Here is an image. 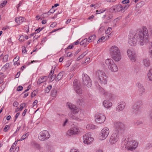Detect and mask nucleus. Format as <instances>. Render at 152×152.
I'll return each mask as SVG.
<instances>
[{"label":"nucleus","instance_id":"obj_1","mask_svg":"<svg viewBox=\"0 0 152 152\" xmlns=\"http://www.w3.org/2000/svg\"><path fill=\"white\" fill-rule=\"evenodd\" d=\"M110 54L115 61H118L121 59V54L118 48L116 46H112L110 49Z\"/></svg>","mask_w":152,"mask_h":152},{"label":"nucleus","instance_id":"obj_2","mask_svg":"<svg viewBox=\"0 0 152 152\" xmlns=\"http://www.w3.org/2000/svg\"><path fill=\"white\" fill-rule=\"evenodd\" d=\"M140 34L139 33H136L132 34L131 33L129 34L128 42L132 46H134L136 45L137 42H138L141 45H141L140 41L139 40V38L141 37Z\"/></svg>","mask_w":152,"mask_h":152},{"label":"nucleus","instance_id":"obj_3","mask_svg":"<svg viewBox=\"0 0 152 152\" xmlns=\"http://www.w3.org/2000/svg\"><path fill=\"white\" fill-rule=\"evenodd\" d=\"M143 31L141 29L137 30L136 33H139L140 34L141 37H140L139 39L140 41L141 45H144L145 39H147L148 36V31L145 26H143L142 28Z\"/></svg>","mask_w":152,"mask_h":152},{"label":"nucleus","instance_id":"obj_4","mask_svg":"<svg viewBox=\"0 0 152 152\" xmlns=\"http://www.w3.org/2000/svg\"><path fill=\"white\" fill-rule=\"evenodd\" d=\"M96 75L99 80V82L102 85H105L107 83L108 77L104 72L99 70L96 73Z\"/></svg>","mask_w":152,"mask_h":152},{"label":"nucleus","instance_id":"obj_5","mask_svg":"<svg viewBox=\"0 0 152 152\" xmlns=\"http://www.w3.org/2000/svg\"><path fill=\"white\" fill-rule=\"evenodd\" d=\"M137 145V142L135 141H129L128 139L125 140L124 145L128 151H132L135 150Z\"/></svg>","mask_w":152,"mask_h":152},{"label":"nucleus","instance_id":"obj_6","mask_svg":"<svg viewBox=\"0 0 152 152\" xmlns=\"http://www.w3.org/2000/svg\"><path fill=\"white\" fill-rule=\"evenodd\" d=\"M105 63L108 68L112 72H116L118 70L117 66L111 58H109L105 61Z\"/></svg>","mask_w":152,"mask_h":152},{"label":"nucleus","instance_id":"obj_7","mask_svg":"<svg viewBox=\"0 0 152 152\" xmlns=\"http://www.w3.org/2000/svg\"><path fill=\"white\" fill-rule=\"evenodd\" d=\"M114 132L119 134H122L125 130V126L121 122H116L114 124Z\"/></svg>","mask_w":152,"mask_h":152},{"label":"nucleus","instance_id":"obj_8","mask_svg":"<svg viewBox=\"0 0 152 152\" xmlns=\"http://www.w3.org/2000/svg\"><path fill=\"white\" fill-rule=\"evenodd\" d=\"M142 105V102L138 100L136 102L132 107V111L133 114H138L140 111V107Z\"/></svg>","mask_w":152,"mask_h":152},{"label":"nucleus","instance_id":"obj_9","mask_svg":"<svg viewBox=\"0 0 152 152\" xmlns=\"http://www.w3.org/2000/svg\"><path fill=\"white\" fill-rule=\"evenodd\" d=\"M110 131L107 127L103 128L101 131L99 137V140H102L105 139L108 136Z\"/></svg>","mask_w":152,"mask_h":152},{"label":"nucleus","instance_id":"obj_10","mask_svg":"<svg viewBox=\"0 0 152 152\" xmlns=\"http://www.w3.org/2000/svg\"><path fill=\"white\" fill-rule=\"evenodd\" d=\"M50 137L48 132L44 130L40 132L38 135V138L39 140L44 141L48 139Z\"/></svg>","mask_w":152,"mask_h":152},{"label":"nucleus","instance_id":"obj_11","mask_svg":"<svg viewBox=\"0 0 152 152\" xmlns=\"http://www.w3.org/2000/svg\"><path fill=\"white\" fill-rule=\"evenodd\" d=\"M74 88L76 93L78 94H81L83 93L81 86L77 80L75 79L73 82Z\"/></svg>","mask_w":152,"mask_h":152},{"label":"nucleus","instance_id":"obj_12","mask_svg":"<svg viewBox=\"0 0 152 152\" xmlns=\"http://www.w3.org/2000/svg\"><path fill=\"white\" fill-rule=\"evenodd\" d=\"M83 82V84L88 87H90L92 85L91 80L89 76L85 74L82 75Z\"/></svg>","mask_w":152,"mask_h":152},{"label":"nucleus","instance_id":"obj_13","mask_svg":"<svg viewBox=\"0 0 152 152\" xmlns=\"http://www.w3.org/2000/svg\"><path fill=\"white\" fill-rule=\"evenodd\" d=\"M83 142L85 144L88 145L91 144L93 141L94 138L91 137V133L88 132L83 137Z\"/></svg>","mask_w":152,"mask_h":152},{"label":"nucleus","instance_id":"obj_14","mask_svg":"<svg viewBox=\"0 0 152 152\" xmlns=\"http://www.w3.org/2000/svg\"><path fill=\"white\" fill-rule=\"evenodd\" d=\"M127 55L130 60L132 62H134L136 60V56L135 53L132 49H129L127 51Z\"/></svg>","mask_w":152,"mask_h":152},{"label":"nucleus","instance_id":"obj_15","mask_svg":"<svg viewBox=\"0 0 152 152\" xmlns=\"http://www.w3.org/2000/svg\"><path fill=\"white\" fill-rule=\"evenodd\" d=\"M80 132L79 128L77 126H74L71 128L67 132V134L69 136L77 134Z\"/></svg>","mask_w":152,"mask_h":152},{"label":"nucleus","instance_id":"obj_16","mask_svg":"<svg viewBox=\"0 0 152 152\" xmlns=\"http://www.w3.org/2000/svg\"><path fill=\"white\" fill-rule=\"evenodd\" d=\"M95 121L99 124H102L105 121V116L103 114L99 113L96 115L95 116Z\"/></svg>","mask_w":152,"mask_h":152},{"label":"nucleus","instance_id":"obj_17","mask_svg":"<svg viewBox=\"0 0 152 152\" xmlns=\"http://www.w3.org/2000/svg\"><path fill=\"white\" fill-rule=\"evenodd\" d=\"M119 135V134L114 132L110 137V143L112 145L115 143L118 140Z\"/></svg>","mask_w":152,"mask_h":152},{"label":"nucleus","instance_id":"obj_18","mask_svg":"<svg viewBox=\"0 0 152 152\" xmlns=\"http://www.w3.org/2000/svg\"><path fill=\"white\" fill-rule=\"evenodd\" d=\"M110 11L112 12H124V10L122 9V5L121 4H117L113 6L111 8Z\"/></svg>","mask_w":152,"mask_h":152},{"label":"nucleus","instance_id":"obj_19","mask_svg":"<svg viewBox=\"0 0 152 152\" xmlns=\"http://www.w3.org/2000/svg\"><path fill=\"white\" fill-rule=\"evenodd\" d=\"M139 95L141 96L145 92V89L143 85L140 83H137L136 84Z\"/></svg>","mask_w":152,"mask_h":152},{"label":"nucleus","instance_id":"obj_20","mask_svg":"<svg viewBox=\"0 0 152 152\" xmlns=\"http://www.w3.org/2000/svg\"><path fill=\"white\" fill-rule=\"evenodd\" d=\"M67 104L69 108L72 111L73 113H78L80 110V109L79 108L70 102H67Z\"/></svg>","mask_w":152,"mask_h":152},{"label":"nucleus","instance_id":"obj_21","mask_svg":"<svg viewBox=\"0 0 152 152\" xmlns=\"http://www.w3.org/2000/svg\"><path fill=\"white\" fill-rule=\"evenodd\" d=\"M97 89L99 91L101 94L104 95V96H106L107 98H110V94L107 92H106L99 85H98L97 88Z\"/></svg>","mask_w":152,"mask_h":152},{"label":"nucleus","instance_id":"obj_22","mask_svg":"<svg viewBox=\"0 0 152 152\" xmlns=\"http://www.w3.org/2000/svg\"><path fill=\"white\" fill-rule=\"evenodd\" d=\"M125 106V103L124 102H121L116 107V111L118 112L123 110Z\"/></svg>","mask_w":152,"mask_h":152},{"label":"nucleus","instance_id":"obj_23","mask_svg":"<svg viewBox=\"0 0 152 152\" xmlns=\"http://www.w3.org/2000/svg\"><path fill=\"white\" fill-rule=\"evenodd\" d=\"M103 105L106 108H109L112 105V103L109 100H105L103 102Z\"/></svg>","mask_w":152,"mask_h":152},{"label":"nucleus","instance_id":"obj_24","mask_svg":"<svg viewBox=\"0 0 152 152\" xmlns=\"http://www.w3.org/2000/svg\"><path fill=\"white\" fill-rule=\"evenodd\" d=\"M142 63L143 65L146 67H149L151 65L150 60L148 58H145L143 59Z\"/></svg>","mask_w":152,"mask_h":152},{"label":"nucleus","instance_id":"obj_25","mask_svg":"<svg viewBox=\"0 0 152 152\" xmlns=\"http://www.w3.org/2000/svg\"><path fill=\"white\" fill-rule=\"evenodd\" d=\"M47 77L46 76H44L40 77L38 80L37 83L40 84L47 80Z\"/></svg>","mask_w":152,"mask_h":152},{"label":"nucleus","instance_id":"obj_26","mask_svg":"<svg viewBox=\"0 0 152 152\" xmlns=\"http://www.w3.org/2000/svg\"><path fill=\"white\" fill-rule=\"evenodd\" d=\"M15 21L17 23L20 24L23 22L24 19L22 17H18L15 18Z\"/></svg>","mask_w":152,"mask_h":152},{"label":"nucleus","instance_id":"obj_27","mask_svg":"<svg viewBox=\"0 0 152 152\" xmlns=\"http://www.w3.org/2000/svg\"><path fill=\"white\" fill-rule=\"evenodd\" d=\"M77 103L78 105L80 106H84L85 104L84 100L82 99H78L77 102Z\"/></svg>","mask_w":152,"mask_h":152},{"label":"nucleus","instance_id":"obj_28","mask_svg":"<svg viewBox=\"0 0 152 152\" xmlns=\"http://www.w3.org/2000/svg\"><path fill=\"white\" fill-rule=\"evenodd\" d=\"M147 75L149 80L152 81V68L151 69L148 71Z\"/></svg>","mask_w":152,"mask_h":152},{"label":"nucleus","instance_id":"obj_29","mask_svg":"<svg viewBox=\"0 0 152 152\" xmlns=\"http://www.w3.org/2000/svg\"><path fill=\"white\" fill-rule=\"evenodd\" d=\"M63 75V73L61 72L59 73L57 76H56V81H58L60 80L61 79Z\"/></svg>","mask_w":152,"mask_h":152},{"label":"nucleus","instance_id":"obj_30","mask_svg":"<svg viewBox=\"0 0 152 152\" xmlns=\"http://www.w3.org/2000/svg\"><path fill=\"white\" fill-rule=\"evenodd\" d=\"M96 36L95 35H93L89 37L87 39V43L91 42L93 40H94L95 39Z\"/></svg>","mask_w":152,"mask_h":152},{"label":"nucleus","instance_id":"obj_31","mask_svg":"<svg viewBox=\"0 0 152 152\" xmlns=\"http://www.w3.org/2000/svg\"><path fill=\"white\" fill-rule=\"evenodd\" d=\"M86 128L88 130L94 129H95V126L93 124H89L86 126Z\"/></svg>","mask_w":152,"mask_h":152},{"label":"nucleus","instance_id":"obj_32","mask_svg":"<svg viewBox=\"0 0 152 152\" xmlns=\"http://www.w3.org/2000/svg\"><path fill=\"white\" fill-rule=\"evenodd\" d=\"M87 53L86 52H85L83 53L81 55H80L79 57H78V58H77V61H79L80 59L82 58L85 56L86 55Z\"/></svg>","mask_w":152,"mask_h":152},{"label":"nucleus","instance_id":"obj_33","mask_svg":"<svg viewBox=\"0 0 152 152\" xmlns=\"http://www.w3.org/2000/svg\"><path fill=\"white\" fill-rule=\"evenodd\" d=\"M149 54L150 57L152 58V45L150 44L149 46Z\"/></svg>","mask_w":152,"mask_h":152},{"label":"nucleus","instance_id":"obj_34","mask_svg":"<svg viewBox=\"0 0 152 152\" xmlns=\"http://www.w3.org/2000/svg\"><path fill=\"white\" fill-rule=\"evenodd\" d=\"M29 133L27 132L25 134L23 135L21 137V138L20 139V141H22L24 139H25L29 135Z\"/></svg>","mask_w":152,"mask_h":152},{"label":"nucleus","instance_id":"obj_35","mask_svg":"<svg viewBox=\"0 0 152 152\" xmlns=\"http://www.w3.org/2000/svg\"><path fill=\"white\" fill-rule=\"evenodd\" d=\"M88 44L87 43V39L85 38L80 43L81 45H82L84 44L87 45Z\"/></svg>","mask_w":152,"mask_h":152},{"label":"nucleus","instance_id":"obj_36","mask_svg":"<svg viewBox=\"0 0 152 152\" xmlns=\"http://www.w3.org/2000/svg\"><path fill=\"white\" fill-rule=\"evenodd\" d=\"M51 95L52 97H56V96L57 91L56 90H53L51 92Z\"/></svg>","mask_w":152,"mask_h":152},{"label":"nucleus","instance_id":"obj_37","mask_svg":"<svg viewBox=\"0 0 152 152\" xmlns=\"http://www.w3.org/2000/svg\"><path fill=\"white\" fill-rule=\"evenodd\" d=\"M52 86L51 85H49L46 88L45 90V93H48L49 92L50 90L51 89Z\"/></svg>","mask_w":152,"mask_h":152},{"label":"nucleus","instance_id":"obj_38","mask_svg":"<svg viewBox=\"0 0 152 152\" xmlns=\"http://www.w3.org/2000/svg\"><path fill=\"white\" fill-rule=\"evenodd\" d=\"M9 56L8 55H5L3 58V61L4 62H7Z\"/></svg>","mask_w":152,"mask_h":152},{"label":"nucleus","instance_id":"obj_39","mask_svg":"<svg viewBox=\"0 0 152 152\" xmlns=\"http://www.w3.org/2000/svg\"><path fill=\"white\" fill-rule=\"evenodd\" d=\"M106 10V9H102L99 10H96V14H100L101 13H102L104 12H105Z\"/></svg>","mask_w":152,"mask_h":152},{"label":"nucleus","instance_id":"obj_40","mask_svg":"<svg viewBox=\"0 0 152 152\" xmlns=\"http://www.w3.org/2000/svg\"><path fill=\"white\" fill-rule=\"evenodd\" d=\"M26 104L25 103L21 104L20 106V108H19V109L18 110H19L20 111H22L23 109V107L26 106Z\"/></svg>","mask_w":152,"mask_h":152},{"label":"nucleus","instance_id":"obj_41","mask_svg":"<svg viewBox=\"0 0 152 152\" xmlns=\"http://www.w3.org/2000/svg\"><path fill=\"white\" fill-rule=\"evenodd\" d=\"M144 4V2L141 1L139 3L137 4V6L138 8H140L142 7Z\"/></svg>","mask_w":152,"mask_h":152},{"label":"nucleus","instance_id":"obj_42","mask_svg":"<svg viewBox=\"0 0 152 152\" xmlns=\"http://www.w3.org/2000/svg\"><path fill=\"white\" fill-rule=\"evenodd\" d=\"M55 68V67H53V66L51 70L50 71V73L49 74L48 77H50V76L52 75H53V74L54 72Z\"/></svg>","mask_w":152,"mask_h":152},{"label":"nucleus","instance_id":"obj_43","mask_svg":"<svg viewBox=\"0 0 152 152\" xmlns=\"http://www.w3.org/2000/svg\"><path fill=\"white\" fill-rule=\"evenodd\" d=\"M105 37H102L100 38L97 41V43H99L100 42L103 41L104 42L105 41Z\"/></svg>","mask_w":152,"mask_h":152},{"label":"nucleus","instance_id":"obj_44","mask_svg":"<svg viewBox=\"0 0 152 152\" xmlns=\"http://www.w3.org/2000/svg\"><path fill=\"white\" fill-rule=\"evenodd\" d=\"M38 91L37 90H34L33 92H32L31 96L33 97L35 96L37 94Z\"/></svg>","mask_w":152,"mask_h":152},{"label":"nucleus","instance_id":"obj_45","mask_svg":"<svg viewBox=\"0 0 152 152\" xmlns=\"http://www.w3.org/2000/svg\"><path fill=\"white\" fill-rule=\"evenodd\" d=\"M18 40L20 42H23L24 40V37L23 35H21L20 37L19 38Z\"/></svg>","mask_w":152,"mask_h":152},{"label":"nucleus","instance_id":"obj_46","mask_svg":"<svg viewBox=\"0 0 152 152\" xmlns=\"http://www.w3.org/2000/svg\"><path fill=\"white\" fill-rule=\"evenodd\" d=\"M7 1H4L3 2L1 3L0 4V7H4L6 5V4H7Z\"/></svg>","mask_w":152,"mask_h":152},{"label":"nucleus","instance_id":"obj_47","mask_svg":"<svg viewBox=\"0 0 152 152\" xmlns=\"http://www.w3.org/2000/svg\"><path fill=\"white\" fill-rule=\"evenodd\" d=\"M49 78H50V80L51 81H53L56 78V75H52L50 76V77H49Z\"/></svg>","mask_w":152,"mask_h":152},{"label":"nucleus","instance_id":"obj_48","mask_svg":"<svg viewBox=\"0 0 152 152\" xmlns=\"http://www.w3.org/2000/svg\"><path fill=\"white\" fill-rule=\"evenodd\" d=\"M10 126L8 125H6L4 129V131L5 132H6L10 129Z\"/></svg>","mask_w":152,"mask_h":152},{"label":"nucleus","instance_id":"obj_49","mask_svg":"<svg viewBox=\"0 0 152 152\" xmlns=\"http://www.w3.org/2000/svg\"><path fill=\"white\" fill-rule=\"evenodd\" d=\"M129 6H128V5L127 4L124 5L123 6L122 5V9H123L124 10V12L126 9H127Z\"/></svg>","mask_w":152,"mask_h":152},{"label":"nucleus","instance_id":"obj_50","mask_svg":"<svg viewBox=\"0 0 152 152\" xmlns=\"http://www.w3.org/2000/svg\"><path fill=\"white\" fill-rule=\"evenodd\" d=\"M71 118L75 120H78L79 119V118L74 114H73L72 117H71Z\"/></svg>","mask_w":152,"mask_h":152},{"label":"nucleus","instance_id":"obj_51","mask_svg":"<svg viewBox=\"0 0 152 152\" xmlns=\"http://www.w3.org/2000/svg\"><path fill=\"white\" fill-rule=\"evenodd\" d=\"M69 152H79V151L78 149L73 148L71 149Z\"/></svg>","mask_w":152,"mask_h":152},{"label":"nucleus","instance_id":"obj_52","mask_svg":"<svg viewBox=\"0 0 152 152\" xmlns=\"http://www.w3.org/2000/svg\"><path fill=\"white\" fill-rule=\"evenodd\" d=\"M50 14H48V12L44 13L42 15V17H47L50 15Z\"/></svg>","mask_w":152,"mask_h":152},{"label":"nucleus","instance_id":"obj_53","mask_svg":"<svg viewBox=\"0 0 152 152\" xmlns=\"http://www.w3.org/2000/svg\"><path fill=\"white\" fill-rule=\"evenodd\" d=\"M112 31V28L109 27L107 30L105 31L106 34H108Z\"/></svg>","mask_w":152,"mask_h":152},{"label":"nucleus","instance_id":"obj_54","mask_svg":"<svg viewBox=\"0 0 152 152\" xmlns=\"http://www.w3.org/2000/svg\"><path fill=\"white\" fill-rule=\"evenodd\" d=\"M23 87L22 86H19L18 87L17 90L18 91H20L23 89Z\"/></svg>","mask_w":152,"mask_h":152},{"label":"nucleus","instance_id":"obj_55","mask_svg":"<svg viewBox=\"0 0 152 152\" xmlns=\"http://www.w3.org/2000/svg\"><path fill=\"white\" fill-rule=\"evenodd\" d=\"M18 102L17 101H15L13 104V106L14 107H17L18 105Z\"/></svg>","mask_w":152,"mask_h":152},{"label":"nucleus","instance_id":"obj_56","mask_svg":"<svg viewBox=\"0 0 152 152\" xmlns=\"http://www.w3.org/2000/svg\"><path fill=\"white\" fill-rule=\"evenodd\" d=\"M9 65L10 64L9 63H7L3 67L7 69L9 67Z\"/></svg>","mask_w":152,"mask_h":152},{"label":"nucleus","instance_id":"obj_57","mask_svg":"<svg viewBox=\"0 0 152 152\" xmlns=\"http://www.w3.org/2000/svg\"><path fill=\"white\" fill-rule=\"evenodd\" d=\"M55 11V10H54L53 9H51L48 12V14H50L51 13H53Z\"/></svg>","mask_w":152,"mask_h":152},{"label":"nucleus","instance_id":"obj_58","mask_svg":"<svg viewBox=\"0 0 152 152\" xmlns=\"http://www.w3.org/2000/svg\"><path fill=\"white\" fill-rule=\"evenodd\" d=\"M90 60V58H88L85 60V61L83 63H82L83 64H84L85 63H87Z\"/></svg>","mask_w":152,"mask_h":152},{"label":"nucleus","instance_id":"obj_59","mask_svg":"<svg viewBox=\"0 0 152 152\" xmlns=\"http://www.w3.org/2000/svg\"><path fill=\"white\" fill-rule=\"evenodd\" d=\"M129 2V0H124L122 1V3L124 4L128 3Z\"/></svg>","mask_w":152,"mask_h":152},{"label":"nucleus","instance_id":"obj_60","mask_svg":"<svg viewBox=\"0 0 152 152\" xmlns=\"http://www.w3.org/2000/svg\"><path fill=\"white\" fill-rule=\"evenodd\" d=\"M15 145H12L10 149V152H12V151L15 148Z\"/></svg>","mask_w":152,"mask_h":152},{"label":"nucleus","instance_id":"obj_61","mask_svg":"<svg viewBox=\"0 0 152 152\" xmlns=\"http://www.w3.org/2000/svg\"><path fill=\"white\" fill-rule=\"evenodd\" d=\"M68 123V120L67 119H66L65 121L63 124L62 126H66Z\"/></svg>","mask_w":152,"mask_h":152},{"label":"nucleus","instance_id":"obj_62","mask_svg":"<svg viewBox=\"0 0 152 152\" xmlns=\"http://www.w3.org/2000/svg\"><path fill=\"white\" fill-rule=\"evenodd\" d=\"M23 4V1H21L19 2V4L18 5L17 9H18L19 7Z\"/></svg>","mask_w":152,"mask_h":152},{"label":"nucleus","instance_id":"obj_63","mask_svg":"<svg viewBox=\"0 0 152 152\" xmlns=\"http://www.w3.org/2000/svg\"><path fill=\"white\" fill-rule=\"evenodd\" d=\"M19 149V148L18 147H16L14 151H13V152H18V151Z\"/></svg>","mask_w":152,"mask_h":152},{"label":"nucleus","instance_id":"obj_64","mask_svg":"<svg viewBox=\"0 0 152 152\" xmlns=\"http://www.w3.org/2000/svg\"><path fill=\"white\" fill-rule=\"evenodd\" d=\"M150 121L152 123V110L151 111V113H150Z\"/></svg>","mask_w":152,"mask_h":152}]
</instances>
